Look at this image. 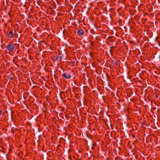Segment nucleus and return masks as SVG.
Instances as JSON below:
<instances>
[{"label":"nucleus","mask_w":160,"mask_h":160,"mask_svg":"<svg viewBox=\"0 0 160 160\" xmlns=\"http://www.w3.org/2000/svg\"><path fill=\"white\" fill-rule=\"evenodd\" d=\"M7 49L9 51H13L15 49V47L13 43H9L7 47Z\"/></svg>","instance_id":"obj_1"},{"label":"nucleus","mask_w":160,"mask_h":160,"mask_svg":"<svg viewBox=\"0 0 160 160\" xmlns=\"http://www.w3.org/2000/svg\"><path fill=\"white\" fill-rule=\"evenodd\" d=\"M62 76L64 78L67 79H69L71 77V73L69 72H67L64 73Z\"/></svg>","instance_id":"obj_2"},{"label":"nucleus","mask_w":160,"mask_h":160,"mask_svg":"<svg viewBox=\"0 0 160 160\" xmlns=\"http://www.w3.org/2000/svg\"><path fill=\"white\" fill-rule=\"evenodd\" d=\"M2 113V112L1 111H0V115H1V114Z\"/></svg>","instance_id":"obj_6"},{"label":"nucleus","mask_w":160,"mask_h":160,"mask_svg":"<svg viewBox=\"0 0 160 160\" xmlns=\"http://www.w3.org/2000/svg\"><path fill=\"white\" fill-rule=\"evenodd\" d=\"M77 33L81 36L83 35L84 34V31L83 30H79L77 31Z\"/></svg>","instance_id":"obj_3"},{"label":"nucleus","mask_w":160,"mask_h":160,"mask_svg":"<svg viewBox=\"0 0 160 160\" xmlns=\"http://www.w3.org/2000/svg\"><path fill=\"white\" fill-rule=\"evenodd\" d=\"M58 57H56V59H58Z\"/></svg>","instance_id":"obj_5"},{"label":"nucleus","mask_w":160,"mask_h":160,"mask_svg":"<svg viewBox=\"0 0 160 160\" xmlns=\"http://www.w3.org/2000/svg\"><path fill=\"white\" fill-rule=\"evenodd\" d=\"M8 35L10 38H13L14 37L13 33L12 31L9 32V34H8Z\"/></svg>","instance_id":"obj_4"}]
</instances>
